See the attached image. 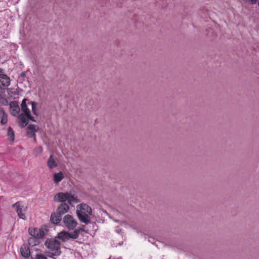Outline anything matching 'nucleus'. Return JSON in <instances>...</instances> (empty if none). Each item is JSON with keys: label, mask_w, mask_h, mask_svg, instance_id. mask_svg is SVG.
<instances>
[{"label": "nucleus", "mask_w": 259, "mask_h": 259, "mask_svg": "<svg viewBox=\"0 0 259 259\" xmlns=\"http://www.w3.org/2000/svg\"><path fill=\"white\" fill-rule=\"evenodd\" d=\"M92 214V209L88 205L82 203L77 206L76 214L81 222L88 224L91 221Z\"/></svg>", "instance_id": "nucleus-1"}, {"label": "nucleus", "mask_w": 259, "mask_h": 259, "mask_svg": "<svg viewBox=\"0 0 259 259\" xmlns=\"http://www.w3.org/2000/svg\"><path fill=\"white\" fill-rule=\"evenodd\" d=\"M45 245L50 251H47L48 256L54 258L55 256H59L61 253L60 242L55 239H48L45 242Z\"/></svg>", "instance_id": "nucleus-2"}, {"label": "nucleus", "mask_w": 259, "mask_h": 259, "mask_svg": "<svg viewBox=\"0 0 259 259\" xmlns=\"http://www.w3.org/2000/svg\"><path fill=\"white\" fill-rule=\"evenodd\" d=\"M64 226L70 230L76 228L78 223L77 220L71 215L66 214L63 219Z\"/></svg>", "instance_id": "nucleus-3"}, {"label": "nucleus", "mask_w": 259, "mask_h": 259, "mask_svg": "<svg viewBox=\"0 0 259 259\" xmlns=\"http://www.w3.org/2000/svg\"><path fill=\"white\" fill-rule=\"evenodd\" d=\"M28 232L30 236H34L40 240L43 238L46 235L45 230L42 228H30Z\"/></svg>", "instance_id": "nucleus-4"}, {"label": "nucleus", "mask_w": 259, "mask_h": 259, "mask_svg": "<svg viewBox=\"0 0 259 259\" xmlns=\"http://www.w3.org/2000/svg\"><path fill=\"white\" fill-rule=\"evenodd\" d=\"M10 84V77L3 73V70L0 69V86L7 87Z\"/></svg>", "instance_id": "nucleus-5"}, {"label": "nucleus", "mask_w": 259, "mask_h": 259, "mask_svg": "<svg viewBox=\"0 0 259 259\" xmlns=\"http://www.w3.org/2000/svg\"><path fill=\"white\" fill-rule=\"evenodd\" d=\"M13 207H14L16 212L18 213V216L20 218L25 220L26 217L24 213L23 212V210L24 209V206L22 204V203L20 201H18L15 204L13 205Z\"/></svg>", "instance_id": "nucleus-6"}, {"label": "nucleus", "mask_w": 259, "mask_h": 259, "mask_svg": "<svg viewBox=\"0 0 259 259\" xmlns=\"http://www.w3.org/2000/svg\"><path fill=\"white\" fill-rule=\"evenodd\" d=\"M27 101V99H24L22 102L21 107L22 111L24 112L27 116V117L32 121H35V120L33 117L31 115L30 111L29 109L27 108L26 105V101Z\"/></svg>", "instance_id": "nucleus-7"}, {"label": "nucleus", "mask_w": 259, "mask_h": 259, "mask_svg": "<svg viewBox=\"0 0 259 259\" xmlns=\"http://www.w3.org/2000/svg\"><path fill=\"white\" fill-rule=\"evenodd\" d=\"M20 251L21 255L24 258V259H29L31 252L30 248L27 244H22L20 247Z\"/></svg>", "instance_id": "nucleus-8"}, {"label": "nucleus", "mask_w": 259, "mask_h": 259, "mask_svg": "<svg viewBox=\"0 0 259 259\" xmlns=\"http://www.w3.org/2000/svg\"><path fill=\"white\" fill-rule=\"evenodd\" d=\"M10 113L12 115L16 116L20 112V107L16 101H12L9 103Z\"/></svg>", "instance_id": "nucleus-9"}, {"label": "nucleus", "mask_w": 259, "mask_h": 259, "mask_svg": "<svg viewBox=\"0 0 259 259\" xmlns=\"http://www.w3.org/2000/svg\"><path fill=\"white\" fill-rule=\"evenodd\" d=\"M68 195L69 192H59L54 196V200L56 201L61 202L62 203H65L66 201L68 200Z\"/></svg>", "instance_id": "nucleus-10"}, {"label": "nucleus", "mask_w": 259, "mask_h": 259, "mask_svg": "<svg viewBox=\"0 0 259 259\" xmlns=\"http://www.w3.org/2000/svg\"><path fill=\"white\" fill-rule=\"evenodd\" d=\"M69 210V205L66 203H62L57 208V212L63 215L68 211Z\"/></svg>", "instance_id": "nucleus-11"}, {"label": "nucleus", "mask_w": 259, "mask_h": 259, "mask_svg": "<svg viewBox=\"0 0 259 259\" xmlns=\"http://www.w3.org/2000/svg\"><path fill=\"white\" fill-rule=\"evenodd\" d=\"M47 164L50 169H53L58 166L56 159L53 154H51L48 159Z\"/></svg>", "instance_id": "nucleus-12"}, {"label": "nucleus", "mask_w": 259, "mask_h": 259, "mask_svg": "<svg viewBox=\"0 0 259 259\" xmlns=\"http://www.w3.org/2000/svg\"><path fill=\"white\" fill-rule=\"evenodd\" d=\"M62 215L59 213H58L57 212L53 213L50 218L51 222L54 224L57 225L60 223V221L62 220Z\"/></svg>", "instance_id": "nucleus-13"}, {"label": "nucleus", "mask_w": 259, "mask_h": 259, "mask_svg": "<svg viewBox=\"0 0 259 259\" xmlns=\"http://www.w3.org/2000/svg\"><path fill=\"white\" fill-rule=\"evenodd\" d=\"M20 123L22 127H25L28 123V119H29L25 113H22L18 116Z\"/></svg>", "instance_id": "nucleus-14"}, {"label": "nucleus", "mask_w": 259, "mask_h": 259, "mask_svg": "<svg viewBox=\"0 0 259 259\" xmlns=\"http://www.w3.org/2000/svg\"><path fill=\"white\" fill-rule=\"evenodd\" d=\"M64 178V174L62 171L55 173L53 175V180L55 184H58Z\"/></svg>", "instance_id": "nucleus-15"}, {"label": "nucleus", "mask_w": 259, "mask_h": 259, "mask_svg": "<svg viewBox=\"0 0 259 259\" xmlns=\"http://www.w3.org/2000/svg\"><path fill=\"white\" fill-rule=\"evenodd\" d=\"M40 240L34 236H31V237L28 239V244L31 246L37 245L40 244Z\"/></svg>", "instance_id": "nucleus-16"}, {"label": "nucleus", "mask_w": 259, "mask_h": 259, "mask_svg": "<svg viewBox=\"0 0 259 259\" xmlns=\"http://www.w3.org/2000/svg\"><path fill=\"white\" fill-rule=\"evenodd\" d=\"M70 237V233L66 232V231H62L58 233L57 237L58 238L61 239L63 241H66L68 240Z\"/></svg>", "instance_id": "nucleus-17"}, {"label": "nucleus", "mask_w": 259, "mask_h": 259, "mask_svg": "<svg viewBox=\"0 0 259 259\" xmlns=\"http://www.w3.org/2000/svg\"><path fill=\"white\" fill-rule=\"evenodd\" d=\"M67 201L68 203L72 206H73L74 204H76L79 202L77 197H75L74 195H71L70 193H69L68 199Z\"/></svg>", "instance_id": "nucleus-18"}, {"label": "nucleus", "mask_w": 259, "mask_h": 259, "mask_svg": "<svg viewBox=\"0 0 259 259\" xmlns=\"http://www.w3.org/2000/svg\"><path fill=\"white\" fill-rule=\"evenodd\" d=\"M83 229L82 228H79L75 230L73 232L70 233V238L71 239H77L79 235L80 232L81 231H83Z\"/></svg>", "instance_id": "nucleus-19"}, {"label": "nucleus", "mask_w": 259, "mask_h": 259, "mask_svg": "<svg viewBox=\"0 0 259 259\" xmlns=\"http://www.w3.org/2000/svg\"><path fill=\"white\" fill-rule=\"evenodd\" d=\"M7 135H8V136L9 137L10 140L11 141L13 142L14 140V138H15V135H14V132L13 131V130L11 126H10L8 128Z\"/></svg>", "instance_id": "nucleus-20"}, {"label": "nucleus", "mask_w": 259, "mask_h": 259, "mask_svg": "<svg viewBox=\"0 0 259 259\" xmlns=\"http://www.w3.org/2000/svg\"><path fill=\"white\" fill-rule=\"evenodd\" d=\"M1 123L2 124H5L8 122V117L7 114L4 111H2V115L1 116Z\"/></svg>", "instance_id": "nucleus-21"}, {"label": "nucleus", "mask_w": 259, "mask_h": 259, "mask_svg": "<svg viewBox=\"0 0 259 259\" xmlns=\"http://www.w3.org/2000/svg\"><path fill=\"white\" fill-rule=\"evenodd\" d=\"M27 128L29 131H32L34 133H36L38 130V127L34 124H29Z\"/></svg>", "instance_id": "nucleus-22"}, {"label": "nucleus", "mask_w": 259, "mask_h": 259, "mask_svg": "<svg viewBox=\"0 0 259 259\" xmlns=\"http://www.w3.org/2000/svg\"><path fill=\"white\" fill-rule=\"evenodd\" d=\"M31 259H48L47 257L44 254L41 253H37L36 254L35 256L33 258H31Z\"/></svg>", "instance_id": "nucleus-23"}, {"label": "nucleus", "mask_w": 259, "mask_h": 259, "mask_svg": "<svg viewBox=\"0 0 259 259\" xmlns=\"http://www.w3.org/2000/svg\"><path fill=\"white\" fill-rule=\"evenodd\" d=\"M27 136L29 138H33L34 141L36 142V138L35 133H34L32 131H28L27 132Z\"/></svg>", "instance_id": "nucleus-24"}, {"label": "nucleus", "mask_w": 259, "mask_h": 259, "mask_svg": "<svg viewBox=\"0 0 259 259\" xmlns=\"http://www.w3.org/2000/svg\"><path fill=\"white\" fill-rule=\"evenodd\" d=\"M0 102L4 106L9 105L8 100L3 97H0Z\"/></svg>", "instance_id": "nucleus-25"}, {"label": "nucleus", "mask_w": 259, "mask_h": 259, "mask_svg": "<svg viewBox=\"0 0 259 259\" xmlns=\"http://www.w3.org/2000/svg\"><path fill=\"white\" fill-rule=\"evenodd\" d=\"M31 104L32 106V111L33 113L35 115H37L36 109V105H37L36 103L35 102H31Z\"/></svg>", "instance_id": "nucleus-26"}, {"label": "nucleus", "mask_w": 259, "mask_h": 259, "mask_svg": "<svg viewBox=\"0 0 259 259\" xmlns=\"http://www.w3.org/2000/svg\"><path fill=\"white\" fill-rule=\"evenodd\" d=\"M245 3H247L249 4H255L258 1V0H243Z\"/></svg>", "instance_id": "nucleus-27"}, {"label": "nucleus", "mask_w": 259, "mask_h": 259, "mask_svg": "<svg viewBox=\"0 0 259 259\" xmlns=\"http://www.w3.org/2000/svg\"><path fill=\"white\" fill-rule=\"evenodd\" d=\"M35 151L38 153V154H40L42 152V148L41 147H39L38 148H37L36 149H35Z\"/></svg>", "instance_id": "nucleus-28"}, {"label": "nucleus", "mask_w": 259, "mask_h": 259, "mask_svg": "<svg viewBox=\"0 0 259 259\" xmlns=\"http://www.w3.org/2000/svg\"><path fill=\"white\" fill-rule=\"evenodd\" d=\"M9 90H10V89H8V92H9ZM8 94H10V92H9V93H8Z\"/></svg>", "instance_id": "nucleus-29"}]
</instances>
